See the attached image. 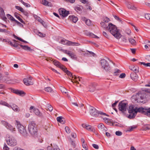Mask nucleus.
Masks as SVG:
<instances>
[{
	"mask_svg": "<svg viewBox=\"0 0 150 150\" xmlns=\"http://www.w3.org/2000/svg\"><path fill=\"white\" fill-rule=\"evenodd\" d=\"M138 112H140L142 114L147 116L149 117H150V108H146L140 107L137 109V112L129 113V114L128 116V118L130 119L134 118Z\"/></svg>",
	"mask_w": 150,
	"mask_h": 150,
	"instance_id": "1",
	"label": "nucleus"
},
{
	"mask_svg": "<svg viewBox=\"0 0 150 150\" xmlns=\"http://www.w3.org/2000/svg\"><path fill=\"white\" fill-rule=\"evenodd\" d=\"M107 30L116 38L119 39L122 36L119 30L115 25L111 23H109L107 27Z\"/></svg>",
	"mask_w": 150,
	"mask_h": 150,
	"instance_id": "2",
	"label": "nucleus"
},
{
	"mask_svg": "<svg viewBox=\"0 0 150 150\" xmlns=\"http://www.w3.org/2000/svg\"><path fill=\"white\" fill-rule=\"evenodd\" d=\"M15 124L20 133L24 137H27V134L25 127L22 125L19 121L17 120H16Z\"/></svg>",
	"mask_w": 150,
	"mask_h": 150,
	"instance_id": "3",
	"label": "nucleus"
},
{
	"mask_svg": "<svg viewBox=\"0 0 150 150\" xmlns=\"http://www.w3.org/2000/svg\"><path fill=\"white\" fill-rule=\"evenodd\" d=\"M136 99L139 103H146V93L144 91H140L136 95Z\"/></svg>",
	"mask_w": 150,
	"mask_h": 150,
	"instance_id": "4",
	"label": "nucleus"
},
{
	"mask_svg": "<svg viewBox=\"0 0 150 150\" xmlns=\"http://www.w3.org/2000/svg\"><path fill=\"white\" fill-rule=\"evenodd\" d=\"M28 129L32 136H34L37 134L38 129L37 125L34 122L32 121L29 124Z\"/></svg>",
	"mask_w": 150,
	"mask_h": 150,
	"instance_id": "5",
	"label": "nucleus"
},
{
	"mask_svg": "<svg viewBox=\"0 0 150 150\" xmlns=\"http://www.w3.org/2000/svg\"><path fill=\"white\" fill-rule=\"evenodd\" d=\"M90 114L92 116L97 117L99 115L108 116L106 113L100 111H98L93 106H90L89 107Z\"/></svg>",
	"mask_w": 150,
	"mask_h": 150,
	"instance_id": "6",
	"label": "nucleus"
},
{
	"mask_svg": "<svg viewBox=\"0 0 150 150\" xmlns=\"http://www.w3.org/2000/svg\"><path fill=\"white\" fill-rule=\"evenodd\" d=\"M128 105V103L124 101L120 102L118 105L119 110L121 111L123 113H125Z\"/></svg>",
	"mask_w": 150,
	"mask_h": 150,
	"instance_id": "7",
	"label": "nucleus"
},
{
	"mask_svg": "<svg viewBox=\"0 0 150 150\" xmlns=\"http://www.w3.org/2000/svg\"><path fill=\"white\" fill-rule=\"evenodd\" d=\"M1 124L4 126L12 132H14L16 131L15 127H13L10 124L2 120L1 121Z\"/></svg>",
	"mask_w": 150,
	"mask_h": 150,
	"instance_id": "8",
	"label": "nucleus"
},
{
	"mask_svg": "<svg viewBox=\"0 0 150 150\" xmlns=\"http://www.w3.org/2000/svg\"><path fill=\"white\" fill-rule=\"evenodd\" d=\"M100 63L103 68L106 71H108L110 69V67L108 62L104 59L100 60Z\"/></svg>",
	"mask_w": 150,
	"mask_h": 150,
	"instance_id": "9",
	"label": "nucleus"
},
{
	"mask_svg": "<svg viewBox=\"0 0 150 150\" xmlns=\"http://www.w3.org/2000/svg\"><path fill=\"white\" fill-rule=\"evenodd\" d=\"M59 14L64 17H66L69 14V11L66 10L63 8H60L59 9Z\"/></svg>",
	"mask_w": 150,
	"mask_h": 150,
	"instance_id": "10",
	"label": "nucleus"
},
{
	"mask_svg": "<svg viewBox=\"0 0 150 150\" xmlns=\"http://www.w3.org/2000/svg\"><path fill=\"white\" fill-rule=\"evenodd\" d=\"M8 145L11 146H14L16 144V141L13 137L10 138L8 141H7Z\"/></svg>",
	"mask_w": 150,
	"mask_h": 150,
	"instance_id": "11",
	"label": "nucleus"
},
{
	"mask_svg": "<svg viewBox=\"0 0 150 150\" xmlns=\"http://www.w3.org/2000/svg\"><path fill=\"white\" fill-rule=\"evenodd\" d=\"M2 80L8 84L12 83L14 82L13 80L11 79L9 77L7 76L2 77Z\"/></svg>",
	"mask_w": 150,
	"mask_h": 150,
	"instance_id": "12",
	"label": "nucleus"
},
{
	"mask_svg": "<svg viewBox=\"0 0 150 150\" xmlns=\"http://www.w3.org/2000/svg\"><path fill=\"white\" fill-rule=\"evenodd\" d=\"M82 127L84 128H86L87 130L92 132H94L95 129L93 127L89 125H86L85 124H82Z\"/></svg>",
	"mask_w": 150,
	"mask_h": 150,
	"instance_id": "13",
	"label": "nucleus"
},
{
	"mask_svg": "<svg viewBox=\"0 0 150 150\" xmlns=\"http://www.w3.org/2000/svg\"><path fill=\"white\" fill-rule=\"evenodd\" d=\"M0 17L3 21H6L7 18L5 16L3 9L1 7H0Z\"/></svg>",
	"mask_w": 150,
	"mask_h": 150,
	"instance_id": "14",
	"label": "nucleus"
},
{
	"mask_svg": "<svg viewBox=\"0 0 150 150\" xmlns=\"http://www.w3.org/2000/svg\"><path fill=\"white\" fill-rule=\"evenodd\" d=\"M83 9V7L81 5H78L74 7V9L79 14L82 13Z\"/></svg>",
	"mask_w": 150,
	"mask_h": 150,
	"instance_id": "15",
	"label": "nucleus"
},
{
	"mask_svg": "<svg viewBox=\"0 0 150 150\" xmlns=\"http://www.w3.org/2000/svg\"><path fill=\"white\" fill-rule=\"evenodd\" d=\"M126 5L128 8L133 10H136L137 8L134 5L130 2L127 1L126 2Z\"/></svg>",
	"mask_w": 150,
	"mask_h": 150,
	"instance_id": "16",
	"label": "nucleus"
},
{
	"mask_svg": "<svg viewBox=\"0 0 150 150\" xmlns=\"http://www.w3.org/2000/svg\"><path fill=\"white\" fill-rule=\"evenodd\" d=\"M9 108H11L15 112H19L20 110L18 107L15 104H13L12 105H10Z\"/></svg>",
	"mask_w": 150,
	"mask_h": 150,
	"instance_id": "17",
	"label": "nucleus"
},
{
	"mask_svg": "<svg viewBox=\"0 0 150 150\" xmlns=\"http://www.w3.org/2000/svg\"><path fill=\"white\" fill-rule=\"evenodd\" d=\"M12 92L18 95L22 96L23 94L25 95V93L23 91L13 89Z\"/></svg>",
	"mask_w": 150,
	"mask_h": 150,
	"instance_id": "18",
	"label": "nucleus"
},
{
	"mask_svg": "<svg viewBox=\"0 0 150 150\" xmlns=\"http://www.w3.org/2000/svg\"><path fill=\"white\" fill-rule=\"evenodd\" d=\"M98 127L99 129L103 131H106L108 130L107 127L102 123L99 124L98 126Z\"/></svg>",
	"mask_w": 150,
	"mask_h": 150,
	"instance_id": "19",
	"label": "nucleus"
},
{
	"mask_svg": "<svg viewBox=\"0 0 150 150\" xmlns=\"http://www.w3.org/2000/svg\"><path fill=\"white\" fill-rule=\"evenodd\" d=\"M130 77L132 79L135 81H137L138 78V76L136 73H131L130 74Z\"/></svg>",
	"mask_w": 150,
	"mask_h": 150,
	"instance_id": "20",
	"label": "nucleus"
},
{
	"mask_svg": "<svg viewBox=\"0 0 150 150\" xmlns=\"http://www.w3.org/2000/svg\"><path fill=\"white\" fill-rule=\"evenodd\" d=\"M23 81L24 83L26 86H29L33 84V82L28 79H24Z\"/></svg>",
	"mask_w": 150,
	"mask_h": 150,
	"instance_id": "21",
	"label": "nucleus"
},
{
	"mask_svg": "<svg viewBox=\"0 0 150 150\" xmlns=\"http://www.w3.org/2000/svg\"><path fill=\"white\" fill-rule=\"evenodd\" d=\"M33 112L36 115L41 117H43L42 114L40 112L38 109L37 108H34Z\"/></svg>",
	"mask_w": 150,
	"mask_h": 150,
	"instance_id": "22",
	"label": "nucleus"
},
{
	"mask_svg": "<svg viewBox=\"0 0 150 150\" xmlns=\"http://www.w3.org/2000/svg\"><path fill=\"white\" fill-rule=\"evenodd\" d=\"M69 19L75 23L77 21L78 18L76 17H75L74 15H71L69 17Z\"/></svg>",
	"mask_w": 150,
	"mask_h": 150,
	"instance_id": "23",
	"label": "nucleus"
},
{
	"mask_svg": "<svg viewBox=\"0 0 150 150\" xmlns=\"http://www.w3.org/2000/svg\"><path fill=\"white\" fill-rule=\"evenodd\" d=\"M20 46L23 49L25 50H28L31 52L34 51L33 49H31L30 47L27 46L23 45H20Z\"/></svg>",
	"mask_w": 150,
	"mask_h": 150,
	"instance_id": "24",
	"label": "nucleus"
},
{
	"mask_svg": "<svg viewBox=\"0 0 150 150\" xmlns=\"http://www.w3.org/2000/svg\"><path fill=\"white\" fill-rule=\"evenodd\" d=\"M53 63L54 64L57 66L58 67L60 68H62L63 65H62L60 62L56 60H54L53 61Z\"/></svg>",
	"mask_w": 150,
	"mask_h": 150,
	"instance_id": "25",
	"label": "nucleus"
},
{
	"mask_svg": "<svg viewBox=\"0 0 150 150\" xmlns=\"http://www.w3.org/2000/svg\"><path fill=\"white\" fill-rule=\"evenodd\" d=\"M42 3L44 5L50 7H52V4L50 2H48L46 0H42Z\"/></svg>",
	"mask_w": 150,
	"mask_h": 150,
	"instance_id": "26",
	"label": "nucleus"
},
{
	"mask_svg": "<svg viewBox=\"0 0 150 150\" xmlns=\"http://www.w3.org/2000/svg\"><path fill=\"white\" fill-rule=\"evenodd\" d=\"M129 68L131 70L134 71V73H136L139 72L138 68L137 67H135L134 66H131L129 67Z\"/></svg>",
	"mask_w": 150,
	"mask_h": 150,
	"instance_id": "27",
	"label": "nucleus"
},
{
	"mask_svg": "<svg viewBox=\"0 0 150 150\" xmlns=\"http://www.w3.org/2000/svg\"><path fill=\"white\" fill-rule=\"evenodd\" d=\"M57 120L58 122H59L62 124L64 123V119L62 116H59L57 117Z\"/></svg>",
	"mask_w": 150,
	"mask_h": 150,
	"instance_id": "28",
	"label": "nucleus"
},
{
	"mask_svg": "<svg viewBox=\"0 0 150 150\" xmlns=\"http://www.w3.org/2000/svg\"><path fill=\"white\" fill-rule=\"evenodd\" d=\"M137 109L134 108L133 105H131L129 106L128 110V112L131 113L132 112H137Z\"/></svg>",
	"mask_w": 150,
	"mask_h": 150,
	"instance_id": "29",
	"label": "nucleus"
},
{
	"mask_svg": "<svg viewBox=\"0 0 150 150\" xmlns=\"http://www.w3.org/2000/svg\"><path fill=\"white\" fill-rule=\"evenodd\" d=\"M70 41L64 39L61 40H60V42L62 44L64 45H69V42Z\"/></svg>",
	"mask_w": 150,
	"mask_h": 150,
	"instance_id": "30",
	"label": "nucleus"
},
{
	"mask_svg": "<svg viewBox=\"0 0 150 150\" xmlns=\"http://www.w3.org/2000/svg\"><path fill=\"white\" fill-rule=\"evenodd\" d=\"M0 104L6 106L8 108H9V107L10 106V105H9L8 103L3 100L0 101Z\"/></svg>",
	"mask_w": 150,
	"mask_h": 150,
	"instance_id": "31",
	"label": "nucleus"
},
{
	"mask_svg": "<svg viewBox=\"0 0 150 150\" xmlns=\"http://www.w3.org/2000/svg\"><path fill=\"white\" fill-rule=\"evenodd\" d=\"M69 46H78L80 45V44L78 42H73L71 41L69 42Z\"/></svg>",
	"mask_w": 150,
	"mask_h": 150,
	"instance_id": "32",
	"label": "nucleus"
},
{
	"mask_svg": "<svg viewBox=\"0 0 150 150\" xmlns=\"http://www.w3.org/2000/svg\"><path fill=\"white\" fill-rule=\"evenodd\" d=\"M68 55L72 59L76 58V55L74 53L71 52V51L70 53H68Z\"/></svg>",
	"mask_w": 150,
	"mask_h": 150,
	"instance_id": "33",
	"label": "nucleus"
},
{
	"mask_svg": "<svg viewBox=\"0 0 150 150\" xmlns=\"http://www.w3.org/2000/svg\"><path fill=\"white\" fill-rule=\"evenodd\" d=\"M129 41L130 43L133 45H135L136 44V42L135 40L133 38H129Z\"/></svg>",
	"mask_w": 150,
	"mask_h": 150,
	"instance_id": "34",
	"label": "nucleus"
},
{
	"mask_svg": "<svg viewBox=\"0 0 150 150\" xmlns=\"http://www.w3.org/2000/svg\"><path fill=\"white\" fill-rule=\"evenodd\" d=\"M38 21L40 22L41 24L45 27H47V25L46 24L45 22L43 21L42 20L41 18H39V19H38Z\"/></svg>",
	"mask_w": 150,
	"mask_h": 150,
	"instance_id": "35",
	"label": "nucleus"
},
{
	"mask_svg": "<svg viewBox=\"0 0 150 150\" xmlns=\"http://www.w3.org/2000/svg\"><path fill=\"white\" fill-rule=\"evenodd\" d=\"M66 73L69 76H72L73 78H74V79H76L77 78V76H73L71 73L69 71H67V72Z\"/></svg>",
	"mask_w": 150,
	"mask_h": 150,
	"instance_id": "36",
	"label": "nucleus"
},
{
	"mask_svg": "<svg viewBox=\"0 0 150 150\" xmlns=\"http://www.w3.org/2000/svg\"><path fill=\"white\" fill-rule=\"evenodd\" d=\"M121 72V71L117 69H116L115 70V71L114 72V75L117 76H118L120 73Z\"/></svg>",
	"mask_w": 150,
	"mask_h": 150,
	"instance_id": "37",
	"label": "nucleus"
},
{
	"mask_svg": "<svg viewBox=\"0 0 150 150\" xmlns=\"http://www.w3.org/2000/svg\"><path fill=\"white\" fill-rule=\"evenodd\" d=\"M44 90L48 92H51L52 91V88L50 87L45 88L44 89Z\"/></svg>",
	"mask_w": 150,
	"mask_h": 150,
	"instance_id": "38",
	"label": "nucleus"
},
{
	"mask_svg": "<svg viewBox=\"0 0 150 150\" xmlns=\"http://www.w3.org/2000/svg\"><path fill=\"white\" fill-rule=\"evenodd\" d=\"M86 25L88 26H90L92 24L91 21L89 19H87L86 20L85 22Z\"/></svg>",
	"mask_w": 150,
	"mask_h": 150,
	"instance_id": "39",
	"label": "nucleus"
},
{
	"mask_svg": "<svg viewBox=\"0 0 150 150\" xmlns=\"http://www.w3.org/2000/svg\"><path fill=\"white\" fill-rule=\"evenodd\" d=\"M60 90L61 91L62 93H67V90L65 88H64L62 86H61L60 88Z\"/></svg>",
	"mask_w": 150,
	"mask_h": 150,
	"instance_id": "40",
	"label": "nucleus"
},
{
	"mask_svg": "<svg viewBox=\"0 0 150 150\" xmlns=\"http://www.w3.org/2000/svg\"><path fill=\"white\" fill-rule=\"evenodd\" d=\"M38 35L41 37H44L45 36V34H43L40 32H38Z\"/></svg>",
	"mask_w": 150,
	"mask_h": 150,
	"instance_id": "41",
	"label": "nucleus"
},
{
	"mask_svg": "<svg viewBox=\"0 0 150 150\" xmlns=\"http://www.w3.org/2000/svg\"><path fill=\"white\" fill-rule=\"evenodd\" d=\"M15 8L16 9L19 10V11H21L22 12L24 10L23 8H22L21 7L18 6H16Z\"/></svg>",
	"mask_w": 150,
	"mask_h": 150,
	"instance_id": "42",
	"label": "nucleus"
},
{
	"mask_svg": "<svg viewBox=\"0 0 150 150\" xmlns=\"http://www.w3.org/2000/svg\"><path fill=\"white\" fill-rule=\"evenodd\" d=\"M140 64H143L145 67H150V63H145L144 62H140Z\"/></svg>",
	"mask_w": 150,
	"mask_h": 150,
	"instance_id": "43",
	"label": "nucleus"
},
{
	"mask_svg": "<svg viewBox=\"0 0 150 150\" xmlns=\"http://www.w3.org/2000/svg\"><path fill=\"white\" fill-rule=\"evenodd\" d=\"M90 91L91 92H93L94 90L95 89V86L94 85L93 86V85L91 86H90Z\"/></svg>",
	"mask_w": 150,
	"mask_h": 150,
	"instance_id": "44",
	"label": "nucleus"
},
{
	"mask_svg": "<svg viewBox=\"0 0 150 150\" xmlns=\"http://www.w3.org/2000/svg\"><path fill=\"white\" fill-rule=\"evenodd\" d=\"M110 21V19L108 17L104 18L103 19V22L104 23H108Z\"/></svg>",
	"mask_w": 150,
	"mask_h": 150,
	"instance_id": "45",
	"label": "nucleus"
},
{
	"mask_svg": "<svg viewBox=\"0 0 150 150\" xmlns=\"http://www.w3.org/2000/svg\"><path fill=\"white\" fill-rule=\"evenodd\" d=\"M65 130L66 132L68 134L70 133L71 130L70 128L67 126H66L65 127Z\"/></svg>",
	"mask_w": 150,
	"mask_h": 150,
	"instance_id": "46",
	"label": "nucleus"
},
{
	"mask_svg": "<svg viewBox=\"0 0 150 150\" xmlns=\"http://www.w3.org/2000/svg\"><path fill=\"white\" fill-rule=\"evenodd\" d=\"M15 22L16 23V24L19 27L22 28L23 27V25L17 21H16Z\"/></svg>",
	"mask_w": 150,
	"mask_h": 150,
	"instance_id": "47",
	"label": "nucleus"
},
{
	"mask_svg": "<svg viewBox=\"0 0 150 150\" xmlns=\"http://www.w3.org/2000/svg\"><path fill=\"white\" fill-rule=\"evenodd\" d=\"M145 18L148 20H150V14L146 13L145 15Z\"/></svg>",
	"mask_w": 150,
	"mask_h": 150,
	"instance_id": "48",
	"label": "nucleus"
},
{
	"mask_svg": "<svg viewBox=\"0 0 150 150\" xmlns=\"http://www.w3.org/2000/svg\"><path fill=\"white\" fill-rule=\"evenodd\" d=\"M100 25L101 26H102L103 28H106L107 29V25H106L104 22H102L100 23Z\"/></svg>",
	"mask_w": 150,
	"mask_h": 150,
	"instance_id": "49",
	"label": "nucleus"
},
{
	"mask_svg": "<svg viewBox=\"0 0 150 150\" xmlns=\"http://www.w3.org/2000/svg\"><path fill=\"white\" fill-rule=\"evenodd\" d=\"M51 146H47V150H55V148H54L52 146V144H51Z\"/></svg>",
	"mask_w": 150,
	"mask_h": 150,
	"instance_id": "50",
	"label": "nucleus"
},
{
	"mask_svg": "<svg viewBox=\"0 0 150 150\" xmlns=\"http://www.w3.org/2000/svg\"><path fill=\"white\" fill-rule=\"evenodd\" d=\"M115 134L118 136H121L122 134V132L119 131L116 132Z\"/></svg>",
	"mask_w": 150,
	"mask_h": 150,
	"instance_id": "51",
	"label": "nucleus"
},
{
	"mask_svg": "<svg viewBox=\"0 0 150 150\" xmlns=\"http://www.w3.org/2000/svg\"><path fill=\"white\" fill-rule=\"evenodd\" d=\"M62 68H60V69H62L63 71H64L65 73L67 72V71H68L67 69V68H65V67L63 65Z\"/></svg>",
	"mask_w": 150,
	"mask_h": 150,
	"instance_id": "52",
	"label": "nucleus"
},
{
	"mask_svg": "<svg viewBox=\"0 0 150 150\" xmlns=\"http://www.w3.org/2000/svg\"><path fill=\"white\" fill-rule=\"evenodd\" d=\"M103 35L107 38H109V37L108 34L105 32H103Z\"/></svg>",
	"mask_w": 150,
	"mask_h": 150,
	"instance_id": "53",
	"label": "nucleus"
},
{
	"mask_svg": "<svg viewBox=\"0 0 150 150\" xmlns=\"http://www.w3.org/2000/svg\"><path fill=\"white\" fill-rule=\"evenodd\" d=\"M0 32H6L8 33H9L10 32L8 31H7L5 29H0Z\"/></svg>",
	"mask_w": 150,
	"mask_h": 150,
	"instance_id": "54",
	"label": "nucleus"
},
{
	"mask_svg": "<svg viewBox=\"0 0 150 150\" xmlns=\"http://www.w3.org/2000/svg\"><path fill=\"white\" fill-rule=\"evenodd\" d=\"M3 149L4 150H9V149L7 146L6 144H4V146L3 147Z\"/></svg>",
	"mask_w": 150,
	"mask_h": 150,
	"instance_id": "55",
	"label": "nucleus"
},
{
	"mask_svg": "<svg viewBox=\"0 0 150 150\" xmlns=\"http://www.w3.org/2000/svg\"><path fill=\"white\" fill-rule=\"evenodd\" d=\"M82 145L83 147L86 150H87L88 149V147L86 145V144L85 143H82Z\"/></svg>",
	"mask_w": 150,
	"mask_h": 150,
	"instance_id": "56",
	"label": "nucleus"
},
{
	"mask_svg": "<svg viewBox=\"0 0 150 150\" xmlns=\"http://www.w3.org/2000/svg\"><path fill=\"white\" fill-rule=\"evenodd\" d=\"M136 127L135 126L130 127L129 128L128 130L129 131H132L134 129L136 128Z\"/></svg>",
	"mask_w": 150,
	"mask_h": 150,
	"instance_id": "57",
	"label": "nucleus"
},
{
	"mask_svg": "<svg viewBox=\"0 0 150 150\" xmlns=\"http://www.w3.org/2000/svg\"><path fill=\"white\" fill-rule=\"evenodd\" d=\"M125 76L126 75L124 73H123L120 74V75L119 76V77L121 78H123L125 77Z\"/></svg>",
	"mask_w": 150,
	"mask_h": 150,
	"instance_id": "58",
	"label": "nucleus"
},
{
	"mask_svg": "<svg viewBox=\"0 0 150 150\" xmlns=\"http://www.w3.org/2000/svg\"><path fill=\"white\" fill-rule=\"evenodd\" d=\"M90 35L91 37L93 38H98V37L96 35H95L91 33H90Z\"/></svg>",
	"mask_w": 150,
	"mask_h": 150,
	"instance_id": "59",
	"label": "nucleus"
},
{
	"mask_svg": "<svg viewBox=\"0 0 150 150\" xmlns=\"http://www.w3.org/2000/svg\"><path fill=\"white\" fill-rule=\"evenodd\" d=\"M80 1L83 4H88V2L87 0H80Z\"/></svg>",
	"mask_w": 150,
	"mask_h": 150,
	"instance_id": "60",
	"label": "nucleus"
},
{
	"mask_svg": "<svg viewBox=\"0 0 150 150\" xmlns=\"http://www.w3.org/2000/svg\"><path fill=\"white\" fill-rule=\"evenodd\" d=\"M114 17L118 21H120V22H121L122 21V20L121 19H120V18H119V17L116 16V15H115L114 16Z\"/></svg>",
	"mask_w": 150,
	"mask_h": 150,
	"instance_id": "61",
	"label": "nucleus"
},
{
	"mask_svg": "<svg viewBox=\"0 0 150 150\" xmlns=\"http://www.w3.org/2000/svg\"><path fill=\"white\" fill-rule=\"evenodd\" d=\"M23 4L26 7H30V5L24 2Z\"/></svg>",
	"mask_w": 150,
	"mask_h": 150,
	"instance_id": "62",
	"label": "nucleus"
},
{
	"mask_svg": "<svg viewBox=\"0 0 150 150\" xmlns=\"http://www.w3.org/2000/svg\"><path fill=\"white\" fill-rule=\"evenodd\" d=\"M92 146L96 149H98L99 148V146L98 145L95 144H93Z\"/></svg>",
	"mask_w": 150,
	"mask_h": 150,
	"instance_id": "63",
	"label": "nucleus"
},
{
	"mask_svg": "<svg viewBox=\"0 0 150 150\" xmlns=\"http://www.w3.org/2000/svg\"><path fill=\"white\" fill-rule=\"evenodd\" d=\"M71 135L72 137L74 138H75L76 137V134L74 133H72Z\"/></svg>",
	"mask_w": 150,
	"mask_h": 150,
	"instance_id": "64",
	"label": "nucleus"
}]
</instances>
